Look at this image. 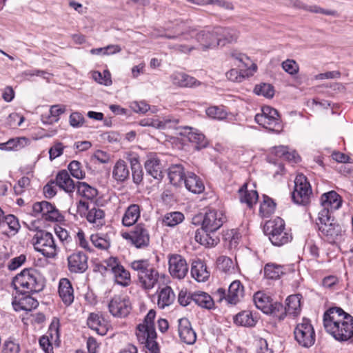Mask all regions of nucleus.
I'll return each mask as SVG.
<instances>
[{
  "label": "nucleus",
  "mask_w": 353,
  "mask_h": 353,
  "mask_svg": "<svg viewBox=\"0 0 353 353\" xmlns=\"http://www.w3.org/2000/svg\"><path fill=\"white\" fill-rule=\"evenodd\" d=\"M226 221L225 214L214 209H209L204 214H199L192 218L194 225H201V229L195 231L194 239L196 242L206 247L216 245L219 239L214 233Z\"/></svg>",
  "instance_id": "obj_1"
},
{
  "label": "nucleus",
  "mask_w": 353,
  "mask_h": 353,
  "mask_svg": "<svg viewBox=\"0 0 353 353\" xmlns=\"http://www.w3.org/2000/svg\"><path fill=\"white\" fill-rule=\"evenodd\" d=\"M323 325L335 340L353 343V316L342 308L328 309L323 315Z\"/></svg>",
  "instance_id": "obj_2"
},
{
  "label": "nucleus",
  "mask_w": 353,
  "mask_h": 353,
  "mask_svg": "<svg viewBox=\"0 0 353 353\" xmlns=\"http://www.w3.org/2000/svg\"><path fill=\"white\" fill-rule=\"evenodd\" d=\"M12 285L16 290L22 294L35 293L44 288V279L34 268H26L15 276Z\"/></svg>",
  "instance_id": "obj_3"
},
{
  "label": "nucleus",
  "mask_w": 353,
  "mask_h": 353,
  "mask_svg": "<svg viewBox=\"0 0 353 353\" xmlns=\"http://www.w3.org/2000/svg\"><path fill=\"white\" fill-rule=\"evenodd\" d=\"M265 232L275 246H282L292 239V234L285 228L284 220L279 216L266 223Z\"/></svg>",
  "instance_id": "obj_4"
},
{
  "label": "nucleus",
  "mask_w": 353,
  "mask_h": 353,
  "mask_svg": "<svg viewBox=\"0 0 353 353\" xmlns=\"http://www.w3.org/2000/svg\"><path fill=\"white\" fill-rule=\"evenodd\" d=\"M32 243L34 249L47 258L57 255V245L52 234L46 230H38L34 235Z\"/></svg>",
  "instance_id": "obj_5"
},
{
  "label": "nucleus",
  "mask_w": 353,
  "mask_h": 353,
  "mask_svg": "<svg viewBox=\"0 0 353 353\" xmlns=\"http://www.w3.org/2000/svg\"><path fill=\"white\" fill-rule=\"evenodd\" d=\"M254 120L259 125L270 131L279 133L283 130L278 111L270 106L263 107L261 113L256 114Z\"/></svg>",
  "instance_id": "obj_6"
},
{
  "label": "nucleus",
  "mask_w": 353,
  "mask_h": 353,
  "mask_svg": "<svg viewBox=\"0 0 353 353\" xmlns=\"http://www.w3.org/2000/svg\"><path fill=\"white\" fill-rule=\"evenodd\" d=\"M294 334L296 341L303 347H310L315 343V331L310 320L307 318H303L301 322L297 323Z\"/></svg>",
  "instance_id": "obj_7"
},
{
  "label": "nucleus",
  "mask_w": 353,
  "mask_h": 353,
  "mask_svg": "<svg viewBox=\"0 0 353 353\" xmlns=\"http://www.w3.org/2000/svg\"><path fill=\"white\" fill-rule=\"evenodd\" d=\"M244 295V288L239 280L234 281L229 286L228 293L225 289L220 288L214 293L219 302L225 300L228 304H237Z\"/></svg>",
  "instance_id": "obj_8"
},
{
  "label": "nucleus",
  "mask_w": 353,
  "mask_h": 353,
  "mask_svg": "<svg viewBox=\"0 0 353 353\" xmlns=\"http://www.w3.org/2000/svg\"><path fill=\"white\" fill-rule=\"evenodd\" d=\"M312 188L307 177L303 174H298L294 180V190L292 192L293 201L299 205H306L310 201Z\"/></svg>",
  "instance_id": "obj_9"
},
{
  "label": "nucleus",
  "mask_w": 353,
  "mask_h": 353,
  "mask_svg": "<svg viewBox=\"0 0 353 353\" xmlns=\"http://www.w3.org/2000/svg\"><path fill=\"white\" fill-rule=\"evenodd\" d=\"M122 236L138 249L145 248L150 244L149 231L143 223L136 225L130 232L123 233Z\"/></svg>",
  "instance_id": "obj_10"
},
{
  "label": "nucleus",
  "mask_w": 353,
  "mask_h": 353,
  "mask_svg": "<svg viewBox=\"0 0 353 353\" xmlns=\"http://www.w3.org/2000/svg\"><path fill=\"white\" fill-rule=\"evenodd\" d=\"M319 230L325 236L327 241L330 243L339 240L343 234L342 227L334 221L331 216H327V219L324 221L319 217Z\"/></svg>",
  "instance_id": "obj_11"
},
{
  "label": "nucleus",
  "mask_w": 353,
  "mask_h": 353,
  "mask_svg": "<svg viewBox=\"0 0 353 353\" xmlns=\"http://www.w3.org/2000/svg\"><path fill=\"white\" fill-rule=\"evenodd\" d=\"M136 336L138 341L143 344L148 353H158L159 345L156 341L157 332L155 329H150L143 325H138L137 327Z\"/></svg>",
  "instance_id": "obj_12"
},
{
  "label": "nucleus",
  "mask_w": 353,
  "mask_h": 353,
  "mask_svg": "<svg viewBox=\"0 0 353 353\" xmlns=\"http://www.w3.org/2000/svg\"><path fill=\"white\" fill-rule=\"evenodd\" d=\"M321 204L323 209L319 212V216L323 221L327 220V216H331L332 212L341 207V196L335 191L324 193L321 197Z\"/></svg>",
  "instance_id": "obj_13"
},
{
  "label": "nucleus",
  "mask_w": 353,
  "mask_h": 353,
  "mask_svg": "<svg viewBox=\"0 0 353 353\" xmlns=\"http://www.w3.org/2000/svg\"><path fill=\"white\" fill-rule=\"evenodd\" d=\"M34 216L41 214L42 218L48 221H61L63 216L54 205L46 201L36 202L32 205Z\"/></svg>",
  "instance_id": "obj_14"
},
{
  "label": "nucleus",
  "mask_w": 353,
  "mask_h": 353,
  "mask_svg": "<svg viewBox=\"0 0 353 353\" xmlns=\"http://www.w3.org/2000/svg\"><path fill=\"white\" fill-rule=\"evenodd\" d=\"M109 311L114 317L123 318L127 316L132 309L131 303L128 298L123 296H114L108 304Z\"/></svg>",
  "instance_id": "obj_15"
},
{
  "label": "nucleus",
  "mask_w": 353,
  "mask_h": 353,
  "mask_svg": "<svg viewBox=\"0 0 353 353\" xmlns=\"http://www.w3.org/2000/svg\"><path fill=\"white\" fill-rule=\"evenodd\" d=\"M169 272L171 276L179 279H183L188 272V265L186 260L177 254H170L168 256Z\"/></svg>",
  "instance_id": "obj_16"
},
{
  "label": "nucleus",
  "mask_w": 353,
  "mask_h": 353,
  "mask_svg": "<svg viewBox=\"0 0 353 353\" xmlns=\"http://www.w3.org/2000/svg\"><path fill=\"white\" fill-rule=\"evenodd\" d=\"M176 130L177 134L187 137L190 142L196 145L198 149L207 146L208 140L197 129L189 126H176Z\"/></svg>",
  "instance_id": "obj_17"
},
{
  "label": "nucleus",
  "mask_w": 353,
  "mask_h": 353,
  "mask_svg": "<svg viewBox=\"0 0 353 353\" xmlns=\"http://www.w3.org/2000/svg\"><path fill=\"white\" fill-rule=\"evenodd\" d=\"M68 270L72 273H83L88 268V256L83 252H76L68 257Z\"/></svg>",
  "instance_id": "obj_18"
},
{
  "label": "nucleus",
  "mask_w": 353,
  "mask_h": 353,
  "mask_svg": "<svg viewBox=\"0 0 353 353\" xmlns=\"http://www.w3.org/2000/svg\"><path fill=\"white\" fill-rule=\"evenodd\" d=\"M144 166L148 175L159 181L163 179V165L161 160L156 154L148 156Z\"/></svg>",
  "instance_id": "obj_19"
},
{
  "label": "nucleus",
  "mask_w": 353,
  "mask_h": 353,
  "mask_svg": "<svg viewBox=\"0 0 353 353\" xmlns=\"http://www.w3.org/2000/svg\"><path fill=\"white\" fill-rule=\"evenodd\" d=\"M179 334L181 341L188 345L194 344L196 340V332L186 318H181L179 320Z\"/></svg>",
  "instance_id": "obj_20"
},
{
  "label": "nucleus",
  "mask_w": 353,
  "mask_h": 353,
  "mask_svg": "<svg viewBox=\"0 0 353 353\" xmlns=\"http://www.w3.org/2000/svg\"><path fill=\"white\" fill-rule=\"evenodd\" d=\"M196 39L199 43L202 50H206L209 48H213L218 46L219 41L217 37L214 32V28L212 30L205 29L199 32L196 34Z\"/></svg>",
  "instance_id": "obj_21"
},
{
  "label": "nucleus",
  "mask_w": 353,
  "mask_h": 353,
  "mask_svg": "<svg viewBox=\"0 0 353 353\" xmlns=\"http://www.w3.org/2000/svg\"><path fill=\"white\" fill-rule=\"evenodd\" d=\"M4 212L1 210V234L7 236H14L20 228L18 219L13 214L3 216Z\"/></svg>",
  "instance_id": "obj_22"
},
{
  "label": "nucleus",
  "mask_w": 353,
  "mask_h": 353,
  "mask_svg": "<svg viewBox=\"0 0 353 353\" xmlns=\"http://www.w3.org/2000/svg\"><path fill=\"white\" fill-rule=\"evenodd\" d=\"M214 32L219 41L218 46H225L227 43L235 41L239 37V32L230 28L215 27Z\"/></svg>",
  "instance_id": "obj_23"
},
{
  "label": "nucleus",
  "mask_w": 353,
  "mask_h": 353,
  "mask_svg": "<svg viewBox=\"0 0 353 353\" xmlns=\"http://www.w3.org/2000/svg\"><path fill=\"white\" fill-rule=\"evenodd\" d=\"M58 292L65 305H70L73 303L74 299V290L69 279L66 278L60 279Z\"/></svg>",
  "instance_id": "obj_24"
},
{
  "label": "nucleus",
  "mask_w": 353,
  "mask_h": 353,
  "mask_svg": "<svg viewBox=\"0 0 353 353\" xmlns=\"http://www.w3.org/2000/svg\"><path fill=\"white\" fill-rule=\"evenodd\" d=\"M188 190L194 194H200L205 190V186L199 176L194 172H188L183 183Z\"/></svg>",
  "instance_id": "obj_25"
},
{
  "label": "nucleus",
  "mask_w": 353,
  "mask_h": 353,
  "mask_svg": "<svg viewBox=\"0 0 353 353\" xmlns=\"http://www.w3.org/2000/svg\"><path fill=\"white\" fill-rule=\"evenodd\" d=\"M55 183L57 186L68 193H72L77 186L65 170H62L57 173Z\"/></svg>",
  "instance_id": "obj_26"
},
{
  "label": "nucleus",
  "mask_w": 353,
  "mask_h": 353,
  "mask_svg": "<svg viewBox=\"0 0 353 353\" xmlns=\"http://www.w3.org/2000/svg\"><path fill=\"white\" fill-rule=\"evenodd\" d=\"M159 272L154 267H152L148 272H145L139 278V282L141 286L145 290L152 289L159 281Z\"/></svg>",
  "instance_id": "obj_27"
},
{
  "label": "nucleus",
  "mask_w": 353,
  "mask_h": 353,
  "mask_svg": "<svg viewBox=\"0 0 353 353\" xmlns=\"http://www.w3.org/2000/svg\"><path fill=\"white\" fill-rule=\"evenodd\" d=\"M18 301L15 299L12 302V306L15 311H31L39 305V302L30 295L23 294Z\"/></svg>",
  "instance_id": "obj_28"
},
{
  "label": "nucleus",
  "mask_w": 353,
  "mask_h": 353,
  "mask_svg": "<svg viewBox=\"0 0 353 353\" xmlns=\"http://www.w3.org/2000/svg\"><path fill=\"white\" fill-rule=\"evenodd\" d=\"M192 276L199 282H204L210 277V272L205 263L201 260L194 261L191 268Z\"/></svg>",
  "instance_id": "obj_29"
},
{
  "label": "nucleus",
  "mask_w": 353,
  "mask_h": 353,
  "mask_svg": "<svg viewBox=\"0 0 353 353\" xmlns=\"http://www.w3.org/2000/svg\"><path fill=\"white\" fill-rule=\"evenodd\" d=\"M87 324L90 328L95 330L99 335L106 334L108 328L104 319L99 314L91 313L88 318Z\"/></svg>",
  "instance_id": "obj_30"
},
{
  "label": "nucleus",
  "mask_w": 353,
  "mask_h": 353,
  "mask_svg": "<svg viewBox=\"0 0 353 353\" xmlns=\"http://www.w3.org/2000/svg\"><path fill=\"white\" fill-rule=\"evenodd\" d=\"M185 176L186 174L181 164L172 165L168 169L170 182L175 186H179L183 184Z\"/></svg>",
  "instance_id": "obj_31"
},
{
  "label": "nucleus",
  "mask_w": 353,
  "mask_h": 353,
  "mask_svg": "<svg viewBox=\"0 0 353 353\" xmlns=\"http://www.w3.org/2000/svg\"><path fill=\"white\" fill-rule=\"evenodd\" d=\"M130 170L127 163L121 159L117 161L112 170V177L117 181L123 183L129 179Z\"/></svg>",
  "instance_id": "obj_32"
},
{
  "label": "nucleus",
  "mask_w": 353,
  "mask_h": 353,
  "mask_svg": "<svg viewBox=\"0 0 353 353\" xmlns=\"http://www.w3.org/2000/svg\"><path fill=\"white\" fill-rule=\"evenodd\" d=\"M179 120L172 116H167L162 119H150V126L159 130L176 129Z\"/></svg>",
  "instance_id": "obj_33"
},
{
  "label": "nucleus",
  "mask_w": 353,
  "mask_h": 353,
  "mask_svg": "<svg viewBox=\"0 0 353 353\" xmlns=\"http://www.w3.org/2000/svg\"><path fill=\"white\" fill-rule=\"evenodd\" d=\"M239 198L241 203L247 204L250 208H252L253 205L255 204L258 200L259 195L256 190H248V185L243 184L239 190Z\"/></svg>",
  "instance_id": "obj_34"
},
{
  "label": "nucleus",
  "mask_w": 353,
  "mask_h": 353,
  "mask_svg": "<svg viewBox=\"0 0 353 353\" xmlns=\"http://www.w3.org/2000/svg\"><path fill=\"white\" fill-rule=\"evenodd\" d=\"M140 217V207L137 204H132L126 209L122 218V223L125 226L133 225Z\"/></svg>",
  "instance_id": "obj_35"
},
{
  "label": "nucleus",
  "mask_w": 353,
  "mask_h": 353,
  "mask_svg": "<svg viewBox=\"0 0 353 353\" xmlns=\"http://www.w3.org/2000/svg\"><path fill=\"white\" fill-rule=\"evenodd\" d=\"M192 299L197 305L207 310L212 309L214 305L212 296L204 292L199 291L192 293Z\"/></svg>",
  "instance_id": "obj_36"
},
{
  "label": "nucleus",
  "mask_w": 353,
  "mask_h": 353,
  "mask_svg": "<svg viewBox=\"0 0 353 353\" xmlns=\"http://www.w3.org/2000/svg\"><path fill=\"white\" fill-rule=\"evenodd\" d=\"M171 78L172 83L180 87H193L200 84L195 78L182 72L175 73Z\"/></svg>",
  "instance_id": "obj_37"
},
{
  "label": "nucleus",
  "mask_w": 353,
  "mask_h": 353,
  "mask_svg": "<svg viewBox=\"0 0 353 353\" xmlns=\"http://www.w3.org/2000/svg\"><path fill=\"white\" fill-rule=\"evenodd\" d=\"M302 296L299 294L289 296L286 299V314L297 316L301 310Z\"/></svg>",
  "instance_id": "obj_38"
},
{
  "label": "nucleus",
  "mask_w": 353,
  "mask_h": 353,
  "mask_svg": "<svg viewBox=\"0 0 353 353\" xmlns=\"http://www.w3.org/2000/svg\"><path fill=\"white\" fill-rule=\"evenodd\" d=\"M30 142V139L25 137L12 138L6 143H1V150H19L29 145Z\"/></svg>",
  "instance_id": "obj_39"
},
{
  "label": "nucleus",
  "mask_w": 353,
  "mask_h": 353,
  "mask_svg": "<svg viewBox=\"0 0 353 353\" xmlns=\"http://www.w3.org/2000/svg\"><path fill=\"white\" fill-rule=\"evenodd\" d=\"M116 283L123 287H127L131 283V276L128 270H127L122 265L114 270L112 273Z\"/></svg>",
  "instance_id": "obj_40"
},
{
  "label": "nucleus",
  "mask_w": 353,
  "mask_h": 353,
  "mask_svg": "<svg viewBox=\"0 0 353 353\" xmlns=\"http://www.w3.org/2000/svg\"><path fill=\"white\" fill-rule=\"evenodd\" d=\"M76 188L77 194L88 200L94 199L98 194V190L86 182L78 181Z\"/></svg>",
  "instance_id": "obj_41"
},
{
  "label": "nucleus",
  "mask_w": 353,
  "mask_h": 353,
  "mask_svg": "<svg viewBox=\"0 0 353 353\" xmlns=\"http://www.w3.org/2000/svg\"><path fill=\"white\" fill-rule=\"evenodd\" d=\"M174 294L170 286L163 288L159 294L158 306L163 309L172 303L174 300Z\"/></svg>",
  "instance_id": "obj_42"
},
{
  "label": "nucleus",
  "mask_w": 353,
  "mask_h": 353,
  "mask_svg": "<svg viewBox=\"0 0 353 353\" xmlns=\"http://www.w3.org/2000/svg\"><path fill=\"white\" fill-rule=\"evenodd\" d=\"M234 322L239 325L252 327L255 325L256 321L253 317L252 312L245 310L234 316Z\"/></svg>",
  "instance_id": "obj_43"
},
{
  "label": "nucleus",
  "mask_w": 353,
  "mask_h": 353,
  "mask_svg": "<svg viewBox=\"0 0 353 353\" xmlns=\"http://www.w3.org/2000/svg\"><path fill=\"white\" fill-rule=\"evenodd\" d=\"M253 300L256 307L265 314L272 303V300L269 296L260 291L254 294Z\"/></svg>",
  "instance_id": "obj_44"
},
{
  "label": "nucleus",
  "mask_w": 353,
  "mask_h": 353,
  "mask_svg": "<svg viewBox=\"0 0 353 353\" xmlns=\"http://www.w3.org/2000/svg\"><path fill=\"white\" fill-rule=\"evenodd\" d=\"M90 241L94 247L102 250H107L111 245L110 239L106 234H93L90 236Z\"/></svg>",
  "instance_id": "obj_45"
},
{
  "label": "nucleus",
  "mask_w": 353,
  "mask_h": 353,
  "mask_svg": "<svg viewBox=\"0 0 353 353\" xmlns=\"http://www.w3.org/2000/svg\"><path fill=\"white\" fill-rule=\"evenodd\" d=\"M130 266L137 272V278H139L145 272H148L154 264L151 263L148 259H139L132 261Z\"/></svg>",
  "instance_id": "obj_46"
},
{
  "label": "nucleus",
  "mask_w": 353,
  "mask_h": 353,
  "mask_svg": "<svg viewBox=\"0 0 353 353\" xmlns=\"http://www.w3.org/2000/svg\"><path fill=\"white\" fill-rule=\"evenodd\" d=\"M284 274V268L275 263H267L264 267V275L267 279H278Z\"/></svg>",
  "instance_id": "obj_47"
},
{
  "label": "nucleus",
  "mask_w": 353,
  "mask_h": 353,
  "mask_svg": "<svg viewBox=\"0 0 353 353\" xmlns=\"http://www.w3.org/2000/svg\"><path fill=\"white\" fill-rule=\"evenodd\" d=\"M104 216L103 210L93 208L88 211L86 218L90 223L94 224L98 228L103 225Z\"/></svg>",
  "instance_id": "obj_48"
},
{
  "label": "nucleus",
  "mask_w": 353,
  "mask_h": 353,
  "mask_svg": "<svg viewBox=\"0 0 353 353\" xmlns=\"http://www.w3.org/2000/svg\"><path fill=\"white\" fill-rule=\"evenodd\" d=\"M184 219V215L180 212H171L166 213L163 219V223L168 227H174L181 223Z\"/></svg>",
  "instance_id": "obj_49"
},
{
  "label": "nucleus",
  "mask_w": 353,
  "mask_h": 353,
  "mask_svg": "<svg viewBox=\"0 0 353 353\" xmlns=\"http://www.w3.org/2000/svg\"><path fill=\"white\" fill-rule=\"evenodd\" d=\"M265 314L272 315L274 317L278 319L279 321L283 320L287 315L285 307L282 303L276 301H272L271 305L269 306L268 310L266 311Z\"/></svg>",
  "instance_id": "obj_50"
},
{
  "label": "nucleus",
  "mask_w": 353,
  "mask_h": 353,
  "mask_svg": "<svg viewBox=\"0 0 353 353\" xmlns=\"http://www.w3.org/2000/svg\"><path fill=\"white\" fill-rule=\"evenodd\" d=\"M276 208V203L269 196L263 195V201L259 208V212L263 216H268L272 214Z\"/></svg>",
  "instance_id": "obj_51"
},
{
  "label": "nucleus",
  "mask_w": 353,
  "mask_h": 353,
  "mask_svg": "<svg viewBox=\"0 0 353 353\" xmlns=\"http://www.w3.org/2000/svg\"><path fill=\"white\" fill-rule=\"evenodd\" d=\"M294 6L303 8L305 10L310 11L311 12L314 13H321L325 15H330L334 16L336 14V12L334 10H325L323 8H321L317 6H307L304 5L300 1H296L294 3Z\"/></svg>",
  "instance_id": "obj_52"
},
{
  "label": "nucleus",
  "mask_w": 353,
  "mask_h": 353,
  "mask_svg": "<svg viewBox=\"0 0 353 353\" xmlns=\"http://www.w3.org/2000/svg\"><path fill=\"white\" fill-rule=\"evenodd\" d=\"M254 92L257 95L272 98L274 96V90L272 85L263 83L256 85L254 89Z\"/></svg>",
  "instance_id": "obj_53"
},
{
  "label": "nucleus",
  "mask_w": 353,
  "mask_h": 353,
  "mask_svg": "<svg viewBox=\"0 0 353 353\" xmlns=\"http://www.w3.org/2000/svg\"><path fill=\"white\" fill-rule=\"evenodd\" d=\"M24 117L20 116L19 114L13 112L8 115L7 117L4 125L9 128H16L23 122Z\"/></svg>",
  "instance_id": "obj_54"
},
{
  "label": "nucleus",
  "mask_w": 353,
  "mask_h": 353,
  "mask_svg": "<svg viewBox=\"0 0 353 353\" xmlns=\"http://www.w3.org/2000/svg\"><path fill=\"white\" fill-rule=\"evenodd\" d=\"M72 176L77 179H83L85 176V173L81 170V163L78 161H72L68 167Z\"/></svg>",
  "instance_id": "obj_55"
},
{
  "label": "nucleus",
  "mask_w": 353,
  "mask_h": 353,
  "mask_svg": "<svg viewBox=\"0 0 353 353\" xmlns=\"http://www.w3.org/2000/svg\"><path fill=\"white\" fill-rule=\"evenodd\" d=\"M92 78L100 84L105 85H110L112 84L111 74L108 70H104L103 73L94 71L92 73Z\"/></svg>",
  "instance_id": "obj_56"
},
{
  "label": "nucleus",
  "mask_w": 353,
  "mask_h": 353,
  "mask_svg": "<svg viewBox=\"0 0 353 353\" xmlns=\"http://www.w3.org/2000/svg\"><path fill=\"white\" fill-rule=\"evenodd\" d=\"M48 335L52 341L56 342L59 339V321L58 319L54 318L50 325Z\"/></svg>",
  "instance_id": "obj_57"
},
{
  "label": "nucleus",
  "mask_w": 353,
  "mask_h": 353,
  "mask_svg": "<svg viewBox=\"0 0 353 353\" xmlns=\"http://www.w3.org/2000/svg\"><path fill=\"white\" fill-rule=\"evenodd\" d=\"M206 114L212 119L222 120L226 118L227 113L222 108L212 106L206 110Z\"/></svg>",
  "instance_id": "obj_58"
},
{
  "label": "nucleus",
  "mask_w": 353,
  "mask_h": 353,
  "mask_svg": "<svg viewBox=\"0 0 353 353\" xmlns=\"http://www.w3.org/2000/svg\"><path fill=\"white\" fill-rule=\"evenodd\" d=\"M283 69L291 75H294L299 72V65L295 61L287 59L282 63Z\"/></svg>",
  "instance_id": "obj_59"
},
{
  "label": "nucleus",
  "mask_w": 353,
  "mask_h": 353,
  "mask_svg": "<svg viewBox=\"0 0 353 353\" xmlns=\"http://www.w3.org/2000/svg\"><path fill=\"white\" fill-rule=\"evenodd\" d=\"M85 121L83 116L78 112H72L69 118V122L73 128H79L82 126Z\"/></svg>",
  "instance_id": "obj_60"
},
{
  "label": "nucleus",
  "mask_w": 353,
  "mask_h": 353,
  "mask_svg": "<svg viewBox=\"0 0 353 353\" xmlns=\"http://www.w3.org/2000/svg\"><path fill=\"white\" fill-rule=\"evenodd\" d=\"M232 261L227 256H221L218 259V268L223 272H228L232 268Z\"/></svg>",
  "instance_id": "obj_61"
},
{
  "label": "nucleus",
  "mask_w": 353,
  "mask_h": 353,
  "mask_svg": "<svg viewBox=\"0 0 353 353\" xmlns=\"http://www.w3.org/2000/svg\"><path fill=\"white\" fill-rule=\"evenodd\" d=\"M19 345L12 340L6 341L1 353H19Z\"/></svg>",
  "instance_id": "obj_62"
},
{
  "label": "nucleus",
  "mask_w": 353,
  "mask_h": 353,
  "mask_svg": "<svg viewBox=\"0 0 353 353\" xmlns=\"http://www.w3.org/2000/svg\"><path fill=\"white\" fill-rule=\"evenodd\" d=\"M65 112V107L64 105H52L50 108L49 113L54 119V121H56L58 122L59 120V116L62 114H63Z\"/></svg>",
  "instance_id": "obj_63"
},
{
  "label": "nucleus",
  "mask_w": 353,
  "mask_h": 353,
  "mask_svg": "<svg viewBox=\"0 0 353 353\" xmlns=\"http://www.w3.org/2000/svg\"><path fill=\"white\" fill-rule=\"evenodd\" d=\"M64 146L60 142L56 143L50 148L49 155L51 161L60 157L63 154Z\"/></svg>",
  "instance_id": "obj_64"
}]
</instances>
